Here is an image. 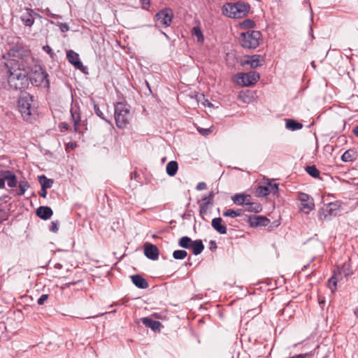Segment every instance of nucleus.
<instances>
[{"label":"nucleus","instance_id":"4be33fe9","mask_svg":"<svg viewBox=\"0 0 358 358\" xmlns=\"http://www.w3.org/2000/svg\"><path fill=\"white\" fill-rule=\"evenodd\" d=\"M52 214V210L48 206H40L36 210L37 216L44 220L50 219Z\"/></svg>","mask_w":358,"mask_h":358},{"label":"nucleus","instance_id":"a18cd8bd","mask_svg":"<svg viewBox=\"0 0 358 358\" xmlns=\"http://www.w3.org/2000/svg\"><path fill=\"white\" fill-rule=\"evenodd\" d=\"M58 27H59V29L62 32H66L69 29V27L66 23L59 22L58 24Z\"/></svg>","mask_w":358,"mask_h":358},{"label":"nucleus","instance_id":"37998d69","mask_svg":"<svg viewBox=\"0 0 358 358\" xmlns=\"http://www.w3.org/2000/svg\"><path fill=\"white\" fill-rule=\"evenodd\" d=\"M197 130L203 136H208L212 132L211 128L203 129V128L199 127L197 129Z\"/></svg>","mask_w":358,"mask_h":358},{"label":"nucleus","instance_id":"f704fd0d","mask_svg":"<svg viewBox=\"0 0 358 358\" xmlns=\"http://www.w3.org/2000/svg\"><path fill=\"white\" fill-rule=\"evenodd\" d=\"M30 185L29 182L26 180H20L19 182V190L17 192V195L22 196L24 194L25 192L29 188Z\"/></svg>","mask_w":358,"mask_h":358},{"label":"nucleus","instance_id":"bb28decb","mask_svg":"<svg viewBox=\"0 0 358 358\" xmlns=\"http://www.w3.org/2000/svg\"><path fill=\"white\" fill-rule=\"evenodd\" d=\"M178 169V165L176 161H171L166 164V170L169 176H174Z\"/></svg>","mask_w":358,"mask_h":358},{"label":"nucleus","instance_id":"f03ea898","mask_svg":"<svg viewBox=\"0 0 358 358\" xmlns=\"http://www.w3.org/2000/svg\"><path fill=\"white\" fill-rule=\"evenodd\" d=\"M34 96L28 93L22 94L18 99V110L24 120L32 122L36 119V109L33 106Z\"/></svg>","mask_w":358,"mask_h":358},{"label":"nucleus","instance_id":"e2e57ef3","mask_svg":"<svg viewBox=\"0 0 358 358\" xmlns=\"http://www.w3.org/2000/svg\"><path fill=\"white\" fill-rule=\"evenodd\" d=\"M208 100H206V101H205V102H203V104L204 106H206V105H208Z\"/></svg>","mask_w":358,"mask_h":358},{"label":"nucleus","instance_id":"7c9ffc66","mask_svg":"<svg viewBox=\"0 0 358 358\" xmlns=\"http://www.w3.org/2000/svg\"><path fill=\"white\" fill-rule=\"evenodd\" d=\"M246 210L248 212L259 213L262 210V207L260 203L257 202H252L251 200L249 203L246 204Z\"/></svg>","mask_w":358,"mask_h":358},{"label":"nucleus","instance_id":"473e14b6","mask_svg":"<svg viewBox=\"0 0 358 358\" xmlns=\"http://www.w3.org/2000/svg\"><path fill=\"white\" fill-rule=\"evenodd\" d=\"M224 217H240L243 215V210L241 209L234 210L228 209L223 213Z\"/></svg>","mask_w":358,"mask_h":358},{"label":"nucleus","instance_id":"603ef678","mask_svg":"<svg viewBox=\"0 0 358 358\" xmlns=\"http://www.w3.org/2000/svg\"><path fill=\"white\" fill-rule=\"evenodd\" d=\"M215 194L213 191H210L208 195V201H211L213 203V199Z\"/></svg>","mask_w":358,"mask_h":358},{"label":"nucleus","instance_id":"39448f33","mask_svg":"<svg viewBox=\"0 0 358 358\" xmlns=\"http://www.w3.org/2000/svg\"><path fill=\"white\" fill-rule=\"evenodd\" d=\"M129 106L124 102H117L115 105L114 117L116 126L119 129L125 128L129 123Z\"/></svg>","mask_w":358,"mask_h":358},{"label":"nucleus","instance_id":"f257e3e1","mask_svg":"<svg viewBox=\"0 0 358 358\" xmlns=\"http://www.w3.org/2000/svg\"><path fill=\"white\" fill-rule=\"evenodd\" d=\"M9 88L23 92L29 87V66L22 58H13L4 63Z\"/></svg>","mask_w":358,"mask_h":358},{"label":"nucleus","instance_id":"1a4fd4ad","mask_svg":"<svg viewBox=\"0 0 358 358\" xmlns=\"http://www.w3.org/2000/svg\"><path fill=\"white\" fill-rule=\"evenodd\" d=\"M338 207L336 203H328L325 208L320 209L319 211V219L322 221L330 219L331 216L336 215Z\"/></svg>","mask_w":358,"mask_h":358},{"label":"nucleus","instance_id":"680f3d73","mask_svg":"<svg viewBox=\"0 0 358 358\" xmlns=\"http://www.w3.org/2000/svg\"><path fill=\"white\" fill-rule=\"evenodd\" d=\"M354 313L358 317V306L355 309Z\"/></svg>","mask_w":358,"mask_h":358},{"label":"nucleus","instance_id":"3c124183","mask_svg":"<svg viewBox=\"0 0 358 358\" xmlns=\"http://www.w3.org/2000/svg\"><path fill=\"white\" fill-rule=\"evenodd\" d=\"M217 249V243L215 241H210V250L215 251Z\"/></svg>","mask_w":358,"mask_h":358},{"label":"nucleus","instance_id":"4d7b16f0","mask_svg":"<svg viewBox=\"0 0 358 358\" xmlns=\"http://www.w3.org/2000/svg\"><path fill=\"white\" fill-rule=\"evenodd\" d=\"M5 187V182L2 178L0 177V189H3Z\"/></svg>","mask_w":358,"mask_h":358},{"label":"nucleus","instance_id":"c85d7f7f","mask_svg":"<svg viewBox=\"0 0 358 358\" xmlns=\"http://www.w3.org/2000/svg\"><path fill=\"white\" fill-rule=\"evenodd\" d=\"M213 203L211 201H207L206 202H201L199 205V215L202 219H205V215L209 209L210 206H212Z\"/></svg>","mask_w":358,"mask_h":358},{"label":"nucleus","instance_id":"6ab92c4d","mask_svg":"<svg viewBox=\"0 0 358 358\" xmlns=\"http://www.w3.org/2000/svg\"><path fill=\"white\" fill-rule=\"evenodd\" d=\"M133 284L139 289H146L149 287L148 282L139 274L131 276Z\"/></svg>","mask_w":358,"mask_h":358},{"label":"nucleus","instance_id":"a878e982","mask_svg":"<svg viewBox=\"0 0 358 358\" xmlns=\"http://www.w3.org/2000/svg\"><path fill=\"white\" fill-rule=\"evenodd\" d=\"M191 248H192L193 254L194 255H199L203 252L204 249V245L203 244L201 240L197 239L193 241Z\"/></svg>","mask_w":358,"mask_h":358},{"label":"nucleus","instance_id":"9d476101","mask_svg":"<svg viewBox=\"0 0 358 358\" xmlns=\"http://www.w3.org/2000/svg\"><path fill=\"white\" fill-rule=\"evenodd\" d=\"M299 200L301 201L300 209L305 213H309L314 208L313 199L306 193H300Z\"/></svg>","mask_w":358,"mask_h":358},{"label":"nucleus","instance_id":"c9c22d12","mask_svg":"<svg viewBox=\"0 0 358 358\" xmlns=\"http://www.w3.org/2000/svg\"><path fill=\"white\" fill-rule=\"evenodd\" d=\"M255 25V21L250 19H245L240 23V27L241 29H252L254 28Z\"/></svg>","mask_w":358,"mask_h":358},{"label":"nucleus","instance_id":"052dcab7","mask_svg":"<svg viewBox=\"0 0 358 358\" xmlns=\"http://www.w3.org/2000/svg\"><path fill=\"white\" fill-rule=\"evenodd\" d=\"M208 201V196H203L202 197V202H206Z\"/></svg>","mask_w":358,"mask_h":358},{"label":"nucleus","instance_id":"8fccbe9b","mask_svg":"<svg viewBox=\"0 0 358 358\" xmlns=\"http://www.w3.org/2000/svg\"><path fill=\"white\" fill-rule=\"evenodd\" d=\"M38 194H39V195H40L41 197H43V198H46V196H47V194H48V192H47V189H45V188H43V187H41V190H40V192H39V193H38Z\"/></svg>","mask_w":358,"mask_h":358},{"label":"nucleus","instance_id":"ea45409f","mask_svg":"<svg viewBox=\"0 0 358 358\" xmlns=\"http://www.w3.org/2000/svg\"><path fill=\"white\" fill-rule=\"evenodd\" d=\"M94 110L96 115L99 117L101 119L103 120L105 122H106L108 124H111V122L108 120L106 117L104 116L102 111L100 110L99 106L97 104L94 105Z\"/></svg>","mask_w":358,"mask_h":358},{"label":"nucleus","instance_id":"7ed1b4c3","mask_svg":"<svg viewBox=\"0 0 358 358\" xmlns=\"http://www.w3.org/2000/svg\"><path fill=\"white\" fill-rule=\"evenodd\" d=\"M250 9L249 3L243 1L227 3L222 6V14L231 18H242L247 15Z\"/></svg>","mask_w":358,"mask_h":358},{"label":"nucleus","instance_id":"4c0bfd02","mask_svg":"<svg viewBox=\"0 0 358 358\" xmlns=\"http://www.w3.org/2000/svg\"><path fill=\"white\" fill-rule=\"evenodd\" d=\"M266 186L268 187V191L270 194L272 193L273 194H276L278 193L279 188L278 183L273 182L272 181L269 180Z\"/></svg>","mask_w":358,"mask_h":358},{"label":"nucleus","instance_id":"0e129e2a","mask_svg":"<svg viewBox=\"0 0 358 358\" xmlns=\"http://www.w3.org/2000/svg\"><path fill=\"white\" fill-rule=\"evenodd\" d=\"M208 100H206V101H205V102H203V104L204 106H206V105H208Z\"/></svg>","mask_w":358,"mask_h":358},{"label":"nucleus","instance_id":"a211bd4d","mask_svg":"<svg viewBox=\"0 0 358 358\" xmlns=\"http://www.w3.org/2000/svg\"><path fill=\"white\" fill-rule=\"evenodd\" d=\"M212 227L220 234H226L227 229L226 224L223 223L221 217H215L212 220Z\"/></svg>","mask_w":358,"mask_h":358},{"label":"nucleus","instance_id":"0eeeda50","mask_svg":"<svg viewBox=\"0 0 358 358\" xmlns=\"http://www.w3.org/2000/svg\"><path fill=\"white\" fill-rule=\"evenodd\" d=\"M236 77L238 80V83L245 87L255 85L260 78L259 73L256 71L238 73Z\"/></svg>","mask_w":358,"mask_h":358},{"label":"nucleus","instance_id":"a19ab883","mask_svg":"<svg viewBox=\"0 0 358 358\" xmlns=\"http://www.w3.org/2000/svg\"><path fill=\"white\" fill-rule=\"evenodd\" d=\"M192 33L197 37L198 41H203V36L202 31L199 27H193Z\"/></svg>","mask_w":358,"mask_h":358},{"label":"nucleus","instance_id":"864d4df0","mask_svg":"<svg viewBox=\"0 0 358 358\" xmlns=\"http://www.w3.org/2000/svg\"><path fill=\"white\" fill-rule=\"evenodd\" d=\"M45 15H48V16H49V17H52V18H57V15H55V14L52 13L50 12V10L48 8H47V9L45 10Z\"/></svg>","mask_w":358,"mask_h":358},{"label":"nucleus","instance_id":"79ce46f5","mask_svg":"<svg viewBox=\"0 0 358 358\" xmlns=\"http://www.w3.org/2000/svg\"><path fill=\"white\" fill-rule=\"evenodd\" d=\"M59 221L56 220V221H52L51 222V225H50V231L53 232V233H57L59 230Z\"/></svg>","mask_w":358,"mask_h":358},{"label":"nucleus","instance_id":"ddd939ff","mask_svg":"<svg viewBox=\"0 0 358 358\" xmlns=\"http://www.w3.org/2000/svg\"><path fill=\"white\" fill-rule=\"evenodd\" d=\"M0 177L2 178L3 182L7 181L9 187H15L17 186V180L15 174L9 170L0 171Z\"/></svg>","mask_w":358,"mask_h":358},{"label":"nucleus","instance_id":"20e7f679","mask_svg":"<svg viewBox=\"0 0 358 358\" xmlns=\"http://www.w3.org/2000/svg\"><path fill=\"white\" fill-rule=\"evenodd\" d=\"M28 78L29 85L31 84L36 87H43L46 88H49L50 87L48 74L41 66H35V68H31L29 66Z\"/></svg>","mask_w":358,"mask_h":358},{"label":"nucleus","instance_id":"338daca9","mask_svg":"<svg viewBox=\"0 0 358 358\" xmlns=\"http://www.w3.org/2000/svg\"><path fill=\"white\" fill-rule=\"evenodd\" d=\"M212 104L210 102H208V106H211Z\"/></svg>","mask_w":358,"mask_h":358},{"label":"nucleus","instance_id":"f3484780","mask_svg":"<svg viewBox=\"0 0 358 358\" xmlns=\"http://www.w3.org/2000/svg\"><path fill=\"white\" fill-rule=\"evenodd\" d=\"M251 199L252 196L250 194L245 193H237L231 197V200L233 201L234 203L238 206H246L247 203H249V201Z\"/></svg>","mask_w":358,"mask_h":358},{"label":"nucleus","instance_id":"72a5a7b5","mask_svg":"<svg viewBox=\"0 0 358 358\" xmlns=\"http://www.w3.org/2000/svg\"><path fill=\"white\" fill-rule=\"evenodd\" d=\"M306 172L314 178H320V171L315 166H307L306 167Z\"/></svg>","mask_w":358,"mask_h":358},{"label":"nucleus","instance_id":"c756f323","mask_svg":"<svg viewBox=\"0 0 358 358\" xmlns=\"http://www.w3.org/2000/svg\"><path fill=\"white\" fill-rule=\"evenodd\" d=\"M193 241L188 236H182L178 240V245L185 249L192 247Z\"/></svg>","mask_w":358,"mask_h":358},{"label":"nucleus","instance_id":"412c9836","mask_svg":"<svg viewBox=\"0 0 358 358\" xmlns=\"http://www.w3.org/2000/svg\"><path fill=\"white\" fill-rule=\"evenodd\" d=\"M141 320L145 327L150 328L152 331L160 330L162 324L159 321L153 320L148 317H142Z\"/></svg>","mask_w":358,"mask_h":358},{"label":"nucleus","instance_id":"c03bdc74","mask_svg":"<svg viewBox=\"0 0 358 358\" xmlns=\"http://www.w3.org/2000/svg\"><path fill=\"white\" fill-rule=\"evenodd\" d=\"M49 295L46 294H42L37 301V303L40 306L43 305L45 301L48 299Z\"/></svg>","mask_w":358,"mask_h":358},{"label":"nucleus","instance_id":"13d9d810","mask_svg":"<svg viewBox=\"0 0 358 358\" xmlns=\"http://www.w3.org/2000/svg\"><path fill=\"white\" fill-rule=\"evenodd\" d=\"M69 145L72 149H73V148H75L76 147V145H76V143H75V142H71V143H69Z\"/></svg>","mask_w":358,"mask_h":358},{"label":"nucleus","instance_id":"cd10ccee","mask_svg":"<svg viewBox=\"0 0 358 358\" xmlns=\"http://www.w3.org/2000/svg\"><path fill=\"white\" fill-rule=\"evenodd\" d=\"M286 127L291 131H296L303 128V124L292 119L286 120Z\"/></svg>","mask_w":358,"mask_h":358},{"label":"nucleus","instance_id":"6e6552de","mask_svg":"<svg viewBox=\"0 0 358 358\" xmlns=\"http://www.w3.org/2000/svg\"><path fill=\"white\" fill-rule=\"evenodd\" d=\"M173 16L172 9L164 8L156 13L155 18L160 25L168 27L171 25Z\"/></svg>","mask_w":358,"mask_h":358},{"label":"nucleus","instance_id":"5701e85b","mask_svg":"<svg viewBox=\"0 0 358 358\" xmlns=\"http://www.w3.org/2000/svg\"><path fill=\"white\" fill-rule=\"evenodd\" d=\"M71 116L73 122V128L76 132L79 131L78 126L81 120L80 114L79 113V108L73 106L71 108Z\"/></svg>","mask_w":358,"mask_h":358},{"label":"nucleus","instance_id":"49530a36","mask_svg":"<svg viewBox=\"0 0 358 358\" xmlns=\"http://www.w3.org/2000/svg\"><path fill=\"white\" fill-rule=\"evenodd\" d=\"M141 3L142 4V8L144 10H148L150 6V0H141Z\"/></svg>","mask_w":358,"mask_h":358},{"label":"nucleus","instance_id":"4468645a","mask_svg":"<svg viewBox=\"0 0 358 358\" xmlns=\"http://www.w3.org/2000/svg\"><path fill=\"white\" fill-rule=\"evenodd\" d=\"M334 272L337 273V275L339 277H342V275L345 278L352 275L353 274V271L350 259L349 258L348 260L344 262L341 266H338Z\"/></svg>","mask_w":358,"mask_h":358},{"label":"nucleus","instance_id":"9b49d317","mask_svg":"<svg viewBox=\"0 0 358 358\" xmlns=\"http://www.w3.org/2000/svg\"><path fill=\"white\" fill-rule=\"evenodd\" d=\"M66 58L69 62L73 65L76 69L84 72L86 68L80 62L79 55L77 52H74L72 50H68L66 52Z\"/></svg>","mask_w":358,"mask_h":358},{"label":"nucleus","instance_id":"e433bc0d","mask_svg":"<svg viewBox=\"0 0 358 358\" xmlns=\"http://www.w3.org/2000/svg\"><path fill=\"white\" fill-rule=\"evenodd\" d=\"M256 193L258 196H266L270 194L268 187L263 185L258 186Z\"/></svg>","mask_w":358,"mask_h":358},{"label":"nucleus","instance_id":"5fc2aeb1","mask_svg":"<svg viewBox=\"0 0 358 358\" xmlns=\"http://www.w3.org/2000/svg\"><path fill=\"white\" fill-rule=\"evenodd\" d=\"M60 128L61 129H65V130H67L69 129V125L68 123L66 122H62L61 124H60Z\"/></svg>","mask_w":358,"mask_h":358},{"label":"nucleus","instance_id":"b1692460","mask_svg":"<svg viewBox=\"0 0 358 358\" xmlns=\"http://www.w3.org/2000/svg\"><path fill=\"white\" fill-rule=\"evenodd\" d=\"M357 152L354 149L346 150L341 156V160L344 162H352L357 157Z\"/></svg>","mask_w":358,"mask_h":358},{"label":"nucleus","instance_id":"393cba45","mask_svg":"<svg viewBox=\"0 0 358 358\" xmlns=\"http://www.w3.org/2000/svg\"><path fill=\"white\" fill-rule=\"evenodd\" d=\"M339 280H342V277H339L337 273H334L333 275L328 280V287L334 292L337 289V282Z\"/></svg>","mask_w":358,"mask_h":358},{"label":"nucleus","instance_id":"2eb2a0df","mask_svg":"<svg viewBox=\"0 0 358 358\" xmlns=\"http://www.w3.org/2000/svg\"><path fill=\"white\" fill-rule=\"evenodd\" d=\"M144 254L147 258L157 260L159 258V249L155 245L146 243L144 245Z\"/></svg>","mask_w":358,"mask_h":358},{"label":"nucleus","instance_id":"2f4dec72","mask_svg":"<svg viewBox=\"0 0 358 358\" xmlns=\"http://www.w3.org/2000/svg\"><path fill=\"white\" fill-rule=\"evenodd\" d=\"M38 181L41 185V187L45 189L50 188L53 184V180L48 178L44 175L38 176Z\"/></svg>","mask_w":358,"mask_h":358},{"label":"nucleus","instance_id":"69168bd1","mask_svg":"<svg viewBox=\"0 0 358 358\" xmlns=\"http://www.w3.org/2000/svg\"><path fill=\"white\" fill-rule=\"evenodd\" d=\"M74 284H75L74 282H71V283L66 284V285L69 286L70 285H74Z\"/></svg>","mask_w":358,"mask_h":358},{"label":"nucleus","instance_id":"423d86ee","mask_svg":"<svg viewBox=\"0 0 358 358\" xmlns=\"http://www.w3.org/2000/svg\"><path fill=\"white\" fill-rule=\"evenodd\" d=\"M261 37L262 34L259 31H248L241 34L239 42L244 48L255 49L259 46Z\"/></svg>","mask_w":358,"mask_h":358},{"label":"nucleus","instance_id":"6e6d98bb","mask_svg":"<svg viewBox=\"0 0 358 358\" xmlns=\"http://www.w3.org/2000/svg\"><path fill=\"white\" fill-rule=\"evenodd\" d=\"M352 133L356 137H358V124L353 128Z\"/></svg>","mask_w":358,"mask_h":358},{"label":"nucleus","instance_id":"58836bf2","mask_svg":"<svg viewBox=\"0 0 358 358\" xmlns=\"http://www.w3.org/2000/svg\"><path fill=\"white\" fill-rule=\"evenodd\" d=\"M187 255V252L183 250H175L173 253V257L175 259H183Z\"/></svg>","mask_w":358,"mask_h":358},{"label":"nucleus","instance_id":"dca6fc26","mask_svg":"<svg viewBox=\"0 0 358 358\" xmlns=\"http://www.w3.org/2000/svg\"><path fill=\"white\" fill-rule=\"evenodd\" d=\"M34 15L39 17L31 8H27L26 13L20 17L22 22L26 27H31L34 23Z\"/></svg>","mask_w":358,"mask_h":358},{"label":"nucleus","instance_id":"f8f14e48","mask_svg":"<svg viewBox=\"0 0 358 358\" xmlns=\"http://www.w3.org/2000/svg\"><path fill=\"white\" fill-rule=\"evenodd\" d=\"M248 222L250 227H266L270 223L269 219L261 215H251L248 217Z\"/></svg>","mask_w":358,"mask_h":358},{"label":"nucleus","instance_id":"de8ad7c7","mask_svg":"<svg viewBox=\"0 0 358 358\" xmlns=\"http://www.w3.org/2000/svg\"><path fill=\"white\" fill-rule=\"evenodd\" d=\"M43 49L45 52L49 54L52 58H53V57L55 56V53L53 52L52 48L49 45L43 46Z\"/></svg>","mask_w":358,"mask_h":358},{"label":"nucleus","instance_id":"aec40b11","mask_svg":"<svg viewBox=\"0 0 358 358\" xmlns=\"http://www.w3.org/2000/svg\"><path fill=\"white\" fill-rule=\"evenodd\" d=\"M245 63L250 64L251 68L255 69L264 64V59L259 55H254L249 57L248 59L245 61Z\"/></svg>","mask_w":358,"mask_h":358},{"label":"nucleus","instance_id":"774afa93","mask_svg":"<svg viewBox=\"0 0 358 358\" xmlns=\"http://www.w3.org/2000/svg\"><path fill=\"white\" fill-rule=\"evenodd\" d=\"M357 189H358V183H357Z\"/></svg>","mask_w":358,"mask_h":358},{"label":"nucleus","instance_id":"09e8293b","mask_svg":"<svg viewBox=\"0 0 358 358\" xmlns=\"http://www.w3.org/2000/svg\"><path fill=\"white\" fill-rule=\"evenodd\" d=\"M207 187L206 183L205 182H200L197 184L196 189L198 191H201L206 189Z\"/></svg>","mask_w":358,"mask_h":358},{"label":"nucleus","instance_id":"bf43d9fd","mask_svg":"<svg viewBox=\"0 0 358 358\" xmlns=\"http://www.w3.org/2000/svg\"><path fill=\"white\" fill-rule=\"evenodd\" d=\"M106 313H101L99 315H97L96 316H90V317H85V319H90V318H94L96 317H99V316H101V315H103Z\"/></svg>","mask_w":358,"mask_h":358}]
</instances>
